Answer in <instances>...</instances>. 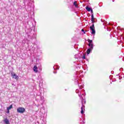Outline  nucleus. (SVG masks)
<instances>
[{
	"label": "nucleus",
	"mask_w": 124,
	"mask_h": 124,
	"mask_svg": "<svg viewBox=\"0 0 124 124\" xmlns=\"http://www.w3.org/2000/svg\"><path fill=\"white\" fill-rule=\"evenodd\" d=\"M91 22L93 25L90 27V31H91L92 34L94 35L95 34V28H94V17L93 16V10L91 11Z\"/></svg>",
	"instance_id": "f257e3e1"
},
{
	"label": "nucleus",
	"mask_w": 124,
	"mask_h": 124,
	"mask_svg": "<svg viewBox=\"0 0 124 124\" xmlns=\"http://www.w3.org/2000/svg\"><path fill=\"white\" fill-rule=\"evenodd\" d=\"M82 60H86V55H83V56Z\"/></svg>",
	"instance_id": "ddd939ff"
},
{
	"label": "nucleus",
	"mask_w": 124,
	"mask_h": 124,
	"mask_svg": "<svg viewBox=\"0 0 124 124\" xmlns=\"http://www.w3.org/2000/svg\"><path fill=\"white\" fill-rule=\"evenodd\" d=\"M112 1H114V0H112Z\"/></svg>",
	"instance_id": "393cba45"
},
{
	"label": "nucleus",
	"mask_w": 124,
	"mask_h": 124,
	"mask_svg": "<svg viewBox=\"0 0 124 124\" xmlns=\"http://www.w3.org/2000/svg\"><path fill=\"white\" fill-rule=\"evenodd\" d=\"M76 93H79V90L77 89V90H76Z\"/></svg>",
	"instance_id": "4468645a"
},
{
	"label": "nucleus",
	"mask_w": 124,
	"mask_h": 124,
	"mask_svg": "<svg viewBox=\"0 0 124 124\" xmlns=\"http://www.w3.org/2000/svg\"><path fill=\"white\" fill-rule=\"evenodd\" d=\"M33 69L34 72H35V73H37V72H38V70H37V69H38V68H37V66H36V65L34 66Z\"/></svg>",
	"instance_id": "423d86ee"
},
{
	"label": "nucleus",
	"mask_w": 124,
	"mask_h": 124,
	"mask_svg": "<svg viewBox=\"0 0 124 124\" xmlns=\"http://www.w3.org/2000/svg\"><path fill=\"white\" fill-rule=\"evenodd\" d=\"M85 9H86L89 12H90V11H92V10H93V8L89 7L88 6L85 7Z\"/></svg>",
	"instance_id": "6e6552de"
},
{
	"label": "nucleus",
	"mask_w": 124,
	"mask_h": 124,
	"mask_svg": "<svg viewBox=\"0 0 124 124\" xmlns=\"http://www.w3.org/2000/svg\"><path fill=\"white\" fill-rule=\"evenodd\" d=\"M53 68L54 70H57V69H60V67L58 65H54Z\"/></svg>",
	"instance_id": "1a4fd4ad"
},
{
	"label": "nucleus",
	"mask_w": 124,
	"mask_h": 124,
	"mask_svg": "<svg viewBox=\"0 0 124 124\" xmlns=\"http://www.w3.org/2000/svg\"><path fill=\"white\" fill-rule=\"evenodd\" d=\"M78 87L79 89H83V87L82 85H80V84H78Z\"/></svg>",
	"instance_id": "f8f14e48"
},
{
	"label": "nucleus",
	"mask_w": 124,
	"mask_h": 124,
	"mask_svg": "<svg viewBox=\"0 0 124 124\" xmlns=\"http://www.w3.org/2000/svg\"><path fill=\"white\" fill-rule=\"evenodd\" d=\"M3 123H4V124H10V123L9 122V120H8V119H7V118L5 119L3 121Z\"/></svg>",
	"instance_id": "0eeeda50"
},
{
	"label": "nucleus",
	"mask_w": 124,
	"mask_h": 124,
	"mask_svg": "<svg viewBox=\"0 0 124 124\" xmlns=\"http://www.w3.org/2000/svg\"><path fill=\"white\" fill-rule=\"evenodd\" d=\"M78 96L81 99L82 107L81 108V110L80 113L81 114H83L84 113V110L83 109H85V106L83 105V102H84V98H83V96H82V95L80 94H78Z\"/></svg>",
	"instance_id": "7ed1b4c3"
},
{
	"label": "nucleus",
	"mask_w": 124,
	"mask_h": 124,
	"mask_svg": "<svg viewBox=\"0 0 124 124\" xmlns=\"http://www.w3.org/2000/svg\"><path fill=\"white\" fill-rule=\"evenodd\" d=\"M84 103H86V101H84Z\"/></svg>",
	"instance_id": "5701e85b"
},
{
	"label": "nucleus",
	"mask_w": 124,
	"mask_h": 124,
	"mask_svg": "<svg viewBox=\"0 0 124 124\" xmlns=\"http://www.w3.org/2000/svg\"><path fill=\"white\" fill-rule=\"evenodd\" d=\"M88 46L90 47L87 50V55H89L92 51H93V40L88 39Z\"/></svg>",
	"instance_id": "f03ea898"
},
{
	"label": "nucleus",
	"mask_w": 124,
	"mask_h": 124,
	"mask_svg": "<svg viewBox=\"0 0 124 124\" xmlns=\"http://www.w3.org/2000/svg\"><path fill=\"white\" fill-rule=\"evenodd\" d=\"M116 76H119V75H117Z\"/></svg>",
	"instance_id": "b1692460"
},
{
	"label": "nucleus",
	"mask_w": 124,
	"mask_h": 124,
	"mask_svg": "<svg viewBox=\"0 0 124 124\" xmlns=\"http://www.w3.org/2000/svg\"><path fill=\"white\" fill-rule=\"evenodd\" d=\"M86 61H87V62H89V59H87Z\"/></svg>",
	"instance_id": "4be33fe9"
},
{
	"label": "nucleus",
	"mask_w": 124,
	"mask_h": 124,
	"mask_svg": "<svg viewBox=\"0 0 124 124\" xmlns=\"http://www.w3.org/2000/svg\"><path fill=\"white\" fill-rule=\"evenodd\" d=\"M108 24H109V25H110L111 26H112V24H110V23H109Z\"/></svg>",
	"instance_id": "412c9836"
},
{
	"label": "nucleus",
	"mask_w": 124,
	"mask_h": 124,
	"mask_svg": "<svg viewBox=\"0 0 124 124\" xmlns=\"http://www.w3.org/2000/svg\"><path fill=\"white\" fill-rule=\"evenodd\" d=\"M75 83H76V84H78V80H76L75 81Z\"/></svg>",
	"instance_id": "a211bd4d"
},
{
	"label": "nucleus",
	"mask_w": 124,
	"mask_h": 124,
	"mask_svg": "<svg viewBox=\"0 0 124 124\" xmlns=\"http://www.w3.org/2000/svg\"><path fill=\"white\" fill-rule=\"evenodd\" d=\"M76 56H77V55H75V58L76 59H78V58L76 57Z\"/></svg>",
	"instance_id": "6ab92c4d"
},
{
	"label": "nucleus",
	"mask_w": 124,
	"mask_h": 124,
	"mask_svg": "<svg viewBox=\"0 0 124 124\" xmlns=\"http://www.w3.org/2000/svg\"><path fill=\"white\" fill-rule=\"evenodd\" d=\"M17 113H25V112H26V109H25V108H24L19 107L17 108Z\"/></svg>",
	"instance_id": "20e7f679"
},
{
	"label": "nucleus",
	"mask_w": 124,
	"mask_h": 124,
	"mask_svg": "<svg viewBox=\"0 0 124 124\" xmlns=\"http://www.w3.org/2000/svg\"><path fill=\"white\" fill-rule=\"evenodd\" d=\"M119 80H122V79H123V78L121 77H119Z\"/></svg>",
	"instance_id": "f3484780"
},
{
	"label": "nucleus",
	"mask_w": 124,
	"mask_h": 124,
	"mask_svg": "<svg viewBox=\"0 0 124 124\" xmlns=\"http://www.w3.org/2000/svg\"><path fill=\"white\" fill-rule=\"evenodd\" d=\"M13 108V106L12 105H11L9 107L7 108V110H10V109H12Z\"/></svg>",
	"instance_id": "9d476101"
},
{
	"label": "nucleus",
	"mask_w": 124,
	"mask_h": 124,
	"mask_svg": "<svg viewBox=\"0 0 124 124\" xmlns=\"http://www.w3.org/2000/svg\"><path fill=\"white\" fill-rule=\"evenodd\" d=\"M53 73H54V74H56L57 73V71H55V72L54 71V72H53Z\"/></svg>",
	"instance_id": "aec40b11"
},
{
	"label": "nucleus",
	"mask_w": 124,
	"mask_h": 124,
	"mask_svg": "<svg viewBox=\"0 0 124 124\" xmlns=\"http://www.w3.org/2000/svg\"><path fill=\"white\" fill-rule=\"evenodd\" d=\"M7 114H9V112H10V111H9V109H7Z\"/></svg>",
	"instance_id": "dca6fc26"
},
{
	"label": "nucleus",
	"mask_w": 124,
	"mask_h": 124,
	"mask_svg": "<svg viewBox=\"0 0 124 124\" xmlns=\"http://www.w3.org/2000/svg\"><path fill=\"white\" fill-rule=\"evenodd\" d=\"M81 31H82V32H84V33H86V32H85V30H84V29H82Z\"/></svg>",
	"instance_id": "2eb2a0df"
},
{
	"label": "nucleus",
	"mask_w": 124,
	"mask_h": 124,
	"mask_svg": "<svg viewBox=\"0 0 124 124\" xmlns=\"http://www.w3.org/2000/svg\"><path fill=\"white\" fill-rule=\"evenodd\" d=\"M74 5L77 8H78V5H77V1H74Z\"/></svg>",
	"instance_id": "9b49d317"
},
{
	"label": "nucleus",
	"mask_w": 124,
	"mask_h": 124,
	"mask_svg": "<svg viewBox=\"0 0 124 124\" xmlns=\"http://www.w3.org/2000/svg\"><path fill=\"white\" fill-rule=\"evenodd\" d=\"M11 76L14 78V79H16V80H18L19 79V77L17 76L15 73L13 71L11 72Z\"/></svg>",
	"instance_id": "39448f33"
}]
</instances>
